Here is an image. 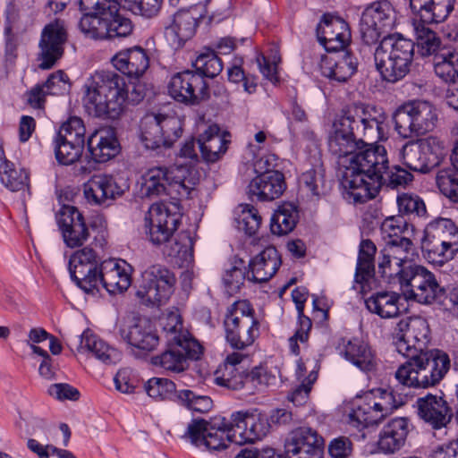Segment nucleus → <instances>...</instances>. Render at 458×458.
Wrapping results in <instances>:
<instances>
[{
  "instance_id": "nucleus-40",
  "label": "nucleus",
  "mask_w": 458,
  "mask_h": 458,
  "mask_svg": "<svg viewBox=\"0 0 458 458\" xmlns=\"http://www.w3.org/2000/svg\"><path fill=\"white\" fill-rule=\"evenodd\" d=\"M0 181L11 191H25L30 187L29 172L6 159L3 148H0Z\"/></svg>"
},
{
  "instance_id": "nucleus-37",
  "label": "nucleus",
  "mask_w": 458,
  "mask_h": 458,
  "mask_svg": "<svg viewBox=\"0 0 458 458\" xmlns=\"http://www.w3.org/2000/svg\"><path fill=\"white\" fill-rule=\"evenodd\" d=\"M121 337L130 345L142 351H152L159 343V337L148 320H139L129 328L120 329Z\"/></svg>"
},
{
  "instance_id": "nucleus-43",
  "label": "nucleus",
  "mask_w": 458,
  "mask_h": 458,
  "mask_svg": "<svg viewBox=\"0 0 458 458\" xmlns=\"http://www.w3.org/2000/svg\"><path fill=\"white\" fill-rule=\"evenodd\" d=\"M344 358L361 371H372L376 368V357L371 347L365 342L354 338L344 346Z\"/></svg>"
},
{
  "instance_id": "nucleus-54",
  "label": "nucleus",
  "mask_w": 458,
  "mask_h": 458,
  "mask_svg": "<svg viewBox=\"0 0 458 458\" xmlns=\"http://www.w3.org/2000/svg\"><path fill=\"white\" fill-rule=\"evenodd\" d=\"M107 16L82 13L79 21L81 32L89 38L105 39Z\"/></svg>"
},
{
  "instance_id": "nucleus-18",
  "label": "nucleus",
  "mask_w": 458,
  "mask_h": 458,
  "mask_svg": "<svg viewBox=\"0 0 458 458\" xmlns=\"http://www.w3.org/2000/svg\"><path fill=\"white\" fill-rule=\"evenodd\" d=\"M399 332L394 336L395 350L402 355L428 351L430 329L428 321L421 317L401 320L397 325Z\"/></svg>"
},
{
  "instance_id": "nucleus-47",
  "label": "nucleus",
  "mask_w": 458,
  "mask_h": 458,
  "mask_svg": "<svg viewBox=\"0 0 458 458\" xmlns=\"http://www.w3.org/2000/svg\"><path fill=\"white\" fill-rule=\"evenodd\" d=\"M147 394L156 401L171 400L178 403L179 391L175 384L165 377H151L144 385Z\"/></svg>"
},
{
  "instance_id": "nucleus-2",
  "label": "nucleus",
  "mask_w": 458,
  "mask_h": 458,
  "mask_svg": "<svg viewBox=\"0 0 458 458\" xmlns=\"http://www.w3.org/2000/svg\"><path fill=\"white\" fill-rule=\"evenodd\" d=\"M83 106L98 118L116 119L124 109L129 87L123 75L114 71L96 72L84 86Z\"/></svg>"
},
{
  "instance_id": "nucleus-26",
  "label": "nucleus",
  "mask_w": 458,
  "mask_h": 458,
  "mask_svg": "<svg viewBox=\"0 0 458 458\" xmlns=\"http://www.w3.org/2000/svg\"><path fill=\"white\" fill-rule=\"evenodd\" d=\"M285 451L298 458H323L324 439L315 429L301 427L292 431Z\"/></svg>"
},
{
  "instance_id": "nucleus-30",
  "label": "nucleus",
  "mask_w": 458,
  "mask_h": 458,
  "mask_svg": "<svg viewBox=\"0 0 458 458\" xmlns=\"http://www.w3.org/2000/svg\"><path fill=\"white\" fill-rule=\"evenodd\" d=\"M200 18L196 8L176 12L173 22L165 29V36L171 44L182 47L194 36Z\"/></svg>"
},
{
  "instance_id": "nucleus-59",
  "label": "nucleus",
  "mask_w": 458,
  "mask_h": 458,
  "mask_svg": "<svg viewBox=\"0 0 458 458\" xmlns=\"http://www.w3.org/2000/svg\"><path fill=\"white\" fill-rule=\"evenodd\" d=\"M106 18L105 39L126 38L131 34L133 30L131 21L121 15L119 11Z\"/></svg>"
},
{
  "instance_id": "nucleus-33",
  "label": "nucleus",
  "mask_w": 458,
  "mask_h": 458,
  "mask_svg": "<svg viewBox=\"0 0 458 458\" xmlns=\"http://www.w3.org/2000/svg\"><path fill=\"white\" fill-rule=\"evenodd\" d=\"M111 61L117 71L130 78H140L149 66V57L140 47L121 50Z\"/></svg>"
},
{
  "instance_id": "nucleus-8",
  "label": "nucleus",
  "mask_w": 458,
  "mask_h": 458,
  "mask_svg": "<svg viewBox=\"0 0 458 458\" xmlns=\"http://www.w3.org/2000/svg\"><path fill=\"white\" fill-rule=\"evenodd\" d=\"M260 322L248 300H238L226 310L224 318L225 341L231 348L243 351L259 335Z\"/></svg>"
},
{
  "instance_id": "nucleus-20",
  "label": "nucleus",
  "mask_w": 458,
  "mask_h": 458,
  "mask_svg": "<svg viewBox=\"0 0 458 458\" xmlns=\"http://www.w3.org/2000/svg\"><path fill=\"white\" fill-rule=\"evenodd\" d=\"M272 166L269 157H261L256 162V170L265 171L253 178L248 186V193L252 200L271 201L279 198L284 191V176L279 171L271 170Z\"/></svg>"
},
{
  "instance_id": "nucleus-52",
  "label": "nucleus",
  "mask_w": 458,
  "mask_h": 458,
  "mask_svg": "<svg viewBox=\"0 0 458 458\" xmlns=\"http://www.w3.org/2000/svg\"><path fill=\"white\" fill-rule=\"evenodd\" d=\"M85 133L86 129L82 119L77 116H72L62 123L55 138L84 146Z\"/></svg>"
},
{
  "instance_id": "nucleus-46",
  "label": "nucleus",
  "mask_w": 458,
  "mask_h": 458,
  "mask_svg": "<svg viewBox=\"0 0 458 458\" xmlns=\"http://www.w3.org/2000/svg\"><path fill=\"white\" fill-rule=\"evenodd\" d=\"M377 247L371 240H362L360 243L355 272V282L363 284L374 273V259Z\"/></svg>"
},
{
  "instance_id": "nucleus-34",
  "label": "nucleus",
  "mask_w": 458,
  "mask_h": 458,
  "mask_svg": "<svg viewBox=\"0 0 458 458\" xmlns=\"http://www.w3.org/2000/svg\"><path fill=\"white\" fill-rule=\"evenodd\" d=\"M320 68L323 76L345 82L357 72L358 60L352 53L343 50L335 56L324 57Z\"/></svg>"
},
{
  "instance_id": "nucleus-9",
  "label": "nucleus",
  "mask_w": 458,
  "mask_h": 458,
  "mask_svg": "<svg viewBox=\"0 0 458 458\" xmlns=\"http://www.w3.org/2000/svg\"><path fill=\"white\" fill-rule=\"evenodd\" d=\"M182 132V123L175 116L151 114L145 115L140 122V141L146 149L157 154L171 148Z\"/></svg>"
},
{
  "instance_id": "nucleus-56",
  "label": "nucleus",
  "mask_w": 458,
  "mask_h": 458,
  "mask_svg": "<svg viewBox=\"0 0 458 458\" xmlns=\"http://www.w3.org/2000/svg\"><path fill=\"white\" fill-rule=\"evenodd\" d=\"M439 191L452 203L458 205V174L453 169H441L436 176Z\"/></svg>"
},
{
  "instance_id": "nucleus-45",
  "label": "nucleus",
  "mask_w": 458,
  "mask_h": 458,
  "mask_svg": "<svg viewBox=\"0 0 458 458\" xmlns=\"http://www.w3.org/2000/svg\"><path fill=\"white\" fill-rule=\"evenodd\" d=\"M299 220V212L291 203H284L275 211L270 221V230L275 235H285L291 233Z\"/></svg>"
},
{
  "instance_id": "nucleus-62",
  "label": "nucleus",
  "mask_w": 458,
  "mask_h": 458,
  "mask_svg": "<svg viewBox=\"0 0 458 458\" xmlns=\"http://www.w3.org/2000/svg\"><path fill=\"white\" fill-rule=\"evenodd\" d=\"M178 403L185 406L189 410L200 413L208 412L211 410L213 402L209 396L196 394L193 391L183 389L179 391Z\"/></svg>"
},
{
  "instance_id": "nucleus-49",
  "label": "nucleus",
  "mask_w": 458,
  "mask_h": 458,
  "mask_svg": "<svg viewBox=\"0 0 458 458\" xmlns=\"http://www.w3.org/2000/svg\"><path fill=\"white\" fill-rule=\"evenodd\" d=\"M403 164L411 171L427 174L431 171L429 163L420 142L406 143L402 151Z\"/></svg>"
},
{
  "instance_id": "nucleus-1",
  "label": "nucleus",
  "mask_w": 458,
  "mask_h": 458,
  "mask_svg": "<svg viewBox=\"0 0 458 458\" xmlns=\"http://www.w3.org/2000/svg\"><path fill=\"white\" fill-rule=\"evenodd\" d=\"M386 114L374 107L352 106L335 117L328 134L329 151L349 157L342 180L344 198L354 204L374 199L384 186L389 160L384 146L374 143L388 138Z\"/></svg>"
},
{
  "instance_id": "nucleus-24",
  "label": "nucleus",
  "mask_w": 458,
  "mask_h": 458,
  "mask_svg": "<svg viewBox=\"0 0 458 458\" xmlns=\"http://www.w3.org/2000/svg\"><path fill=\"white\" fill-rule=\"evenodd\" d=\"M131 266L124 260L108 259L100 263L97 276L95 294L100 287L110 294L122 293L131 283Z\"/></svg>"
},
{
  "instance_id": "nucleus-51",
  "label": "nucleus",
  "mask_w": 458,
  "mask_h": 458,
  "mask_svg": "<svg viewBox=\"0 0 458 458\" xmlns=\"http://www.w3.org/2000/svg\"><path fill=\"white\" fill-rule=\"evenodd\" d=\"M194 72L201 74L202 78H214L223 70V63L215 50L207 48L200 53L192 63Z\"/></svg>"
},
{
  "instance_id": "nucleus-4",
  "label": "nucleus",
  "mask_w": 458,
  "mask_h": 458,
  "mask_svg": "<svg viewBox=\"0 0 458 458\" xmlns=\"http://www.w3.org/2000/svg\"><path fill=\"white\" fill-rule=\"evenodd\" d=\"M407 360L395 371L396 380L403 386L428 388L437 385L450 369L449 356L440 350H429L403 355Z\"/></svg>"
},
{
  "instance_id": "nucleus-28",
  "label": "nucleus",
  "mask_w": 458,
  "mask_h": 458,
  "mask_svg": "<svg viewBox=\"0 0 458 458\" xmlns=\"http://www.w3.org/2000/svg\"><path fill=\"white\" fill-rule=\"evenodd\" d=\"M414 426L408 417H394L389 420L381 428L377 447L384 454H394L406 444L408 436Z\"/></svg>"
},
{
  "instance_id": "nucleus-44",
  "label": "nucleus",
  "mask_w": 458,
  "mask_h": 458,
  "mask_svg": "<svg viewBox=\"0 0 458 458\" xmlns=\"http://www.w3.org/2000/svg\"><path fill=\"white\" fill-rule=\"evenodd\" d=\"M410 105L417 136L433 131L437 123L435 106L424 100L411 101Z\"/></svg>"
},
{
  "instance_id": "nucleus-10",
  "label": "nucleus",
  "mask_w": 458,
  "mask_h": 458,
  "mask_svg": "<svg viewBox=\"0 0 458 458\" xmlns=\"http://www.w3.org/2000/svg\"><path fill=\"white\" fill-rule=\"evenodd\" d=\"M403 402L395 399L393 392L377 388L364 394L349 414L350 425L358 428H368L380 422Z\"/></svg>"
},
{
  "instance_id": "nucleus-42",
  "label": "nucleus",
  "mask_w": 458,
  "mask_h": 458,
  "mask_svg": "<svg viewBox=\"0 0 458 458\" xmlns=\"http://www.w3.org/2000/svg\"><path fill=\"white\" fill-rule=\"evenodd\" d=\"M435 74L445 83L458 82V50L453 46L444 47L433 58Z\"/></svg>"
},
{
  "instance_id": "nucleus-57",
  "label": "nucleus",
  "mask_w": 458,
  "mask_h": 458,
  "mask_svg": "<svg viewBox=\"0 0 458 458\" xmlns=\"http://www.w3.org/2000/svg\"><path fill=\"white\" fill-rule=\"evenodd\" d=\"M53 145L57 162L64 165H69L78 161L84 148L83 145L60 140L55 138L53 140Z\"/></svg>"
},
{
  "instance_id": "nucleus-23",
  "label": "nucleus",
  "mask_w": 458,
  "mask_h": 458,
  "mask_svg": "<svg viewBox=\"0 0 458 458\" xmlns=\"http://www.w3.org/2000/svg\"><path fill=\"white\" fill-rule=\"evenodd\" d=\"M316 31L319 44L327 52H341L351 41L349 25L340 17L324 14Z\"/></svg>"
},
{
  "instance_id": "nucleus-61",
  "label": "nucleus",
  "mask_w": 458,
  "mask_h": 458,
  "mask_svg": "<svg viewBox=\"0 0 458 458\" xmlns=\"http://www.w3.org/2000/svg\"><path fill=\"white\" fill-rule=\"evenodd\" d=\"M215 382L217 386L230 390H240L244 387V379L236 368L221 365L215 372Z\"/></svg>"
},
{
  "instance_id": "nucleus-58",
  "label": "nucleus",
  "mask_w": 458,
  "mask_h": 458,
  "mask_svg": "<svg viewBox=\"0 0 458 458\" xmlns=\"http://www.w3.org/2000/svg\"><path fill=\"white\" fill-rule=\"evenodd\" d=\"M300 183L312 196H320L325 191V169L321 164L315 165L310 170L304 172L301 178Z\"/></svg>"
},
{
  "instance_id": "nucleus-53",
  "label": "nucleus",
  "mask_w": 458,
  "mask_h": 458,
  "mask_svg": "<svg viewBox=\"0 0 458 458\" xmlns=\"http://www.w3.org/2000/svg\"><path fill=\"white\" fill-rule=\"evenodd\" d=\"M394 130L403 139L417 136L410 102L396 108L392 115Z\"/></svg>"
},
{
  "instance_id": "nucleus-14",
  "label": "nucleus",
  "mask_w": 458,
  "mask_h": 458,
  "mask_svg": "<svg viewBox=\"0 0 458 458\" xmlns=\"http://www.w3.org/2000/svg\"><path fill=\"white\" fill-rule=\"evenodd\" d=\"M175 282L174 273L165 266L152 265L142 273L136 296L144 305H162L174 293Z\"/></svg>"
},
{
  "instance_id": "nucleus-38",
  "label": "nucleus",
  "mask_w": 458,
  "mask_h": 458,
  "mask_svg": "<svg viewBox=\"0 0 458 458\" xmlns=\"http://www.w3.org/2000/svg\"><path fill=\"white\" fill-rule=\"evenodd\" d=\"M78 351L80 352H89L105 364L116 363L121 359V352L117 349L89 332H84L81 335Z\"/></svg>"
},
{
  "instance_id": "nucleus-64",
  "label": "nucleus",
  "mask_w": 458,
  "mask_h": 458,
  "mask_svg": "<svg viewBox=\"0 0 458 458\" xmlns=\"http://www.w3.org/2000/svg\"><path fill=\"white\" fill-rule=\"evenodd\" d=\"M410 226L412 227L403 216L398 214L385 218L381 224L380 230L383 234V239L386 241L394 238H406L403 234Z\"/></svg>"
},
{
  "instance_id": "nucleus-11",
  "label": "nucleus",
  "mask_w": 458,
  "mask_h": 458,
  "mask_svg": "<svg viewBox=\"0 0 458 458\" xmlns=\"http://www.w3.org/2000/svg\"><path fill=\"white\" fill-rule=\"evenodd\" d=\"M396 13L388 0H379L369 4L362 12L360 21V32L363 43L375 45L394 28Z\"/></svg>"
},
{
  "instance_id": "nucleus-5",
  "label": "nucleus",
  "mask_w": 458,
  "mask_h": 458,
  "mask_svg": "<svg viewBox=\"0 0 458 458\" xmlns=\"http://www.w3.org/2000/svg\"><path fill=\"white\" fill-rule=\"evenodd\" d=\"M415 43L401 34L384 37L374 52V62L381 79L389 83L403 80L411 72Z\"/></svg>"
},
{
  "instance_id": "nucleus-48",
  "label": "nucleus",
  "mask_w": 458,
  "mask_h": 458,
  "mask_svg": "<svg viewBox=\"0 0 458 458\" xmlns=\"http://www.w3.org/2000/svg\"><path fill=\"white\" fill-rule=\"evenodd\" d=\"M396 203L399 215L409 220L427 216L426 204L422 198L411 192H403L397 195Z\"/></svg>"
},
{
  "instance_id": "nucleus-31",
  "label": "nucleus",
  "mask_w": 458,
  "mask_h": 458,
  "mask_svg": "<svg viewBox=\"0 0 458 458\" xmlns=\"http://www.w3.org/2000/svg\"><path fill=\"white\" fill-rule=\"evenodd\" d=\"M230 134L222 132L216 124L208 126L197 139L202 159L206 163L218 161L227 151Z\"/></svg>"
},
{
  "instance_id": "nucleus-50",
  "label": "nucleus",
  "mask_w": 458,
  "mask_h": 458,
  "mask_svg": "<svg viewBox=\"0 0 458 458\" xmlns=\"http://www.w3.org/2000/svg\"><path fill=\"white\" fill-rule=\"evenodd\" d=\"M194 241L189 231L179 233L173 242L165 246V254L180 261H190L193 256Z\"/></svg>"
},
{
  "instance_id": "nucleus-15",
  "label": "nucleus",
  "mask_w": 458,
  "mask_h": 458,
  "mask_svg": "<svg viewBox=\"0 0 458 458\" xmlns=\"http://www.w3.org/2000/svg\"><path fill=\"white\" fill-rule=\"evenodd\" d=\"M405 297L420 304H438L444 310L458 315V290L441 286L435 274L429 270Z\"/></svg>"
},
{
  "instance_id": "nucleus-36",
  "label": "nucleus",
  "mask_w": 458,
  "mask_h": 458,
  "mask_svg": "<svg viewBox=\"0 0 458 458\" xmlns=\"http://www.w3.org/2000/svg\"><path fill=\"white\" fill-rule=\"evenodd\" d=\"M456 0H410L412 13L428 23L445 21L454 9Z\"/></svg>"
},
{
  "instance_id": "nucleus-21",
  "label": "nucleus",
  "mask_w": 458,
  "mask_h": 458,
  "mask_svg": "<svg viewBox=\"0 0 458 458\" xmlns=\"http://www.w3.org/2000/svg\"><path fill=\"white\" fill-rule=\"evenodd\" d=\"M99 267V258L90 247L74 251L69 259L71 278L86 293L95 294Z\"/></svg>"
},
{
  "instance_id": "nucleus-41",
  "label": "nucleus",
  "mask_w": 458,
  "mask_h": 458,
  "mask_svg": "<svg viewBox=\"0 0 458 458\" xmlns=\"http://www.w3.org/2000/svg\"><path fill=\"white\" fill-rule=\"evenodd\" d=\"M400 301L401 296L396 293L377 292L365 300V305L369 312L382 318H390L400 314Z\"/></svg>"
},
{
  "instance_id": "nucleus-35",
  "label": "nucleus",
  "mask_w": 458,
  "mask_h": 458,
  "mask_svg": "<svg viewBox=\"0 0 458 458\" xmlns=\"http://www.w3.org/2000/svg\"><path fill=\"white\" fill-rule=\"evenodd\" d=\"M308 292L304 287H297L292 291V298L298 312V327L289 340V348L293 354L299 356L301 349L299 343L305 344L310 338L312 327L311 319L304 315V304L307 301Z\"/></svg>"
},
{
  "instance_id": "nucleus-19",
  "label": "nucleus",
  "mask_w": 458,
  "mask_h": 458,
  "mask_svg": "<svg viewBox=\"0 0 458 458\" xmlns=\"http://www.w3.org/2000/svg\"><path fill=\"white\" fill-rule=\"evenodd\" d=\"M167 88L174 100L187 105H198L209 97L206 80L201 74L191 70L174 74Z\"/></svg>"
},
{
  "instance_id": "nucleus-55",
  "label": "nucleus",
  "mask_w": 458,
  "mask_h": 458,
  "mask_svg": "<svg viewBox=\"0 0 458 458\" xmlns=\"http://www.w3.org/2000/svg\"><path fill=\"white\" fill-rule=\"evenodd\" d=\"M243 259L235 257L229 269H226L223 276V282L229 294L236 293L247 278Z\"/></svg>"
},
{
  "instance_id": "nucleus-12",
  "label": "nucleus",
  "mask_w": 458,
  "mask_h": 458,
  "mask_svg": "<svg viewBox=\"0 0 458 458\" xmlns=\"http://www.w3.org/2000/svg\"><path fill=\"white\" fill-rule=\"evenodd\" d=\"M229 418L223 417L220 422L210 423L204 419H194L188 424L182 437L197 446H204L210 451L226 449L228 445L234 443L236 433L231 429Z\"/></svg>"
},
{
  "instance_id": "nucleus-16",
  "label": "nucleus",
  "mask_w": 458,
  "mask_h": 458,
  "mask_svg": "<svg viewBox=\"0 0 458 458\" xmlns=\"http://www.w3.org/2000/svg\"><path fill=\"white\" fill-rule=\"evenodd\" d=\"M68 41V30L64 20L55 18L41 30L38 41V67L51 69L63 57Z\"/></svg>"
},
{
  "instance_id": "nucleus-63",
  "label": "nucleus",
  "mask_w": 458,
  "mask_h": 458,
  "mask_svg": "<svg viewBox=\"0 0 458 458\" xmlns=\"http://www.w3.org/2000/svg\"><path fill=\"white\" fill-rule=\"evenodd\" d=\"M418 141L425 153L431 170L438 166L445 156L444 142L433 136L419 140Z\"/></svg>"
},
{
  "instance_id": "nucleus-39",
  "label": "nucleus",
  "mask_w": 458,
  "mask_h": 458,
  "mask_svg": "<svg viewBox=\"0 0 458 458\" xmlns=\"http://www.w3.org/2000/svg\"><path fill=\"white\" fill-rule=\"evenodd\" d=\"M428 22L420 19H413L412 25L420 54L422 56H433L441 52L444 47L450 46L443 45L439 35L430 29Z\"/></svg>"
},
{
  "instance_id": "nucleus-6",
  "label": "nucleus",
  "mask_w": 458,
  "mask_h": 458,
  "mask_svg": "<svg viewBox=\"0 0 458 458\" xmlns=\"http://www.w3.org/2000/svg\"><path fill=\"white\" fill-rule=\"evenodd\" d=\"M175 324L165 327L167 337V350L151 358V363L165 370L173 372L183 371L188 364L187 360H197L200 358L203 348L188 332L182 331V324L177 317H172Z\"/></svg>"
},
{
  "instance_id": "nucleus-29",
  "label": "nucleus",
  "mask_w": 458,
  "mask_h": 458,
  "mask_svg": "<svg viewBox=\"0 0 458 458\" xmlns=\"http://www.w3.org/2000/svg\"><path fill=\"white\" fill-rule=\"evenodd\" d=\"M87 147L95 163H106L115 157L121 150L115 131L111 127H103L92 132Z\"/></svg>"
},
{
  "instance_id": "nucleus-25",
  "label": "nucleus",
  "mask_w": 458,
  "mask_h": 458,
  "mask_svg": "<svg viewBox=\"0 0 458 458\" xmlns=\"http://www.w3.org/2000/svg\"><path fill=\"white\" fill-rule=\"evenodd\" d=\"M419 418L434 430L446 428L454 417L448 402L440 395L427 394L416 401Z\"/></svg>"
},
{
  "instance_id": "nucleus-17",
  "label": "nucleus",
  "mask_w": 458,
  "mask_h": 458,
  "mask_svg": "<svg viewBox=\"0 0 458 458\" xmlns=\"http://www.w3.org/2000/svg\"><path fill=\"white\" fill-rule=\"evenodd\" d=\"M228 425L236 433L233 439L236 445L259 440L267 436L270 428L267 415L256 408L232 412Z\"/></svg>"
},
{
  "instance_id": "nucleus-22",
  "label": "nucleus",
  "mask_w": 458,
  "mask_h": 458,
  "mask_svg": "<svg viewBox=\"0 0 458 458\" xmlns=\"http://www.w3.org/2000/svg\"><path fill=\"white\" fill-rule=\"evenodd\" d=\"M186 169L182 166H156L149 168L142 176L141 191L148 198L167 193L168 186L185 188Z\"/></svg>"
},
{
  "instance_id": "nucleus-13",
  "label": "nucleus",
  "mask_w": 458,
  "mask_h": 458,
  "mask_svg": "<svg viewBox=\"0 0 458 458\" xmlns=\"http://www.w3.org/2000/svg\"><path fill=\"white\" fill-rule=\"evenodd\" d=\"M182 220L180 205L158 202L150 206L145 217L146 233L153 245L168 242Z\"/></svg>"
},
{
  "instance_id": "nucleus-3",
  "label": "nucleus",
  "mask_w": 458,
  "mask_h": 458,
  "mask_svg": "<svg viewBox=\"0 0 458 458\" xmlns=\"http://www.w3.org/2000/svg\"><path fill=\"white\" fill-rule=\"evenodd\" d=\"M413 247L410 238L386 240L378 254V273L389 284L399 285L406 296L428 269L408 259Z\"/></svg>"
},
{
  "instance_id": "nucleus-27",
  "label": "nucleus",
  "mask_w": 458,
  "mask_h": 458,
  "mask_svg": "<svg viewBox=\"0 0 458 458\" xmlns=\"http://www.w3.org/2000/svg\"><path fill=\"white\" fill-rule=\"evenodd\" d=\"M123 193L124 189L109 174H95L83 184L84 198L90 205L108 206Z\"/></svg>"
},
{
  "instance_id": "nucleus-7",
  "label": "nucleus",
  "mask_w": 458,
  "mask_h": 458,
  "mask_svg": "<svg viewBox=\"0 0 458 458\" xmlns=\"http://www.w3.org/2000/svg\"><path fill=\"white\" fill-rule=\"evenodd\" d=\"M420 249L428 263L445 265L458 253V226L450 218L433 219L424 229Z\"/></svg>"
},
{
  "instance_id": "nucleus-32",
  "label": "nucleus",
  "mask_w": 458,
  "mask_h": 458,
  "mask_svg": "<svg viewBox=\"0 0 458 458\" xmlns=\"http://www.w3.org/2000/svg\"><path fill=\"white\" fill-rule=\"evenodd\" d=\"M282 264L278 250L269 246L251 259L247 271V279L254 283H265L272 278Z\"/></svg>"
},
{
  "instance_id": "nucleus-60",
  "label": "nucleus",
  "mask_w": 458,
  "mask_h": 458,
  "mask_svg": "<svg viewBox=\"0 0 458 458\" xmlns=\"http://www.w3.org/2000/svg\"><path fill=\"white\" fill-rule=\"evenodd\" d=\"M242 210L236 218L237 227L239 230L243 231L247 235H254L260 225L261 216H259L257 208L253 206L245 204L241 206Z\"/></svg>"
}]
</instances>
